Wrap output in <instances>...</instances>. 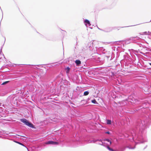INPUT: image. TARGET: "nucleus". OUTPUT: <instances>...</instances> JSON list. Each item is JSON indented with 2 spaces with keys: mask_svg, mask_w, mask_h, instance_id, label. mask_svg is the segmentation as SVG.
<instances>
[{
  "mask_svg": "<svg viewBox=\"0 0 151 151\" xmlns=\"http://www.w3.org/2000/svg\"><path fill=\"white\" fill-rule=\"evenodd\" d=\"M75 62L77 66H79L81 63V61L79 60H76Z\"/></svg>",
  "mask_w": 151,
  "mask_h": 151,
  "instance_id": "f03ea898",
  "label": "nucleus"
},
{
  "mask_svg": "<svg viewBox=\"0 0 151 151\" xmlns=\"http://www.w3.org/2000/svg\"><path fill=\"white\" fill-rule=\"evenodd\" d=\"M106 123L108 124H111V121L110 120H107L106 121Z\"/></svg>",
  "mask_w": 151,
  "mask_h": 151,
  "instance_id": "39448f33",
  "label": "nucleus"
},
{
  "mask_svg": "<svg viewBox=\"0 0 151 151\" xmlns=\"http://www.w3.org/2000/svg\"><path fill=\"white\" fill-rule=\"evenodd\" d=\"M9 82V81H5L4 82H3L2 84V85H4L6 83H7Z\"/></svg>",
  "mask_w": 151,
  "mask_h": 151,
  "instance_id": "f8f14e48",
  "label": "nucleus"
},
{
  "mask_svg": "<svg viewBox=\"0 0 151 151\" xmlns=\"http://www.w3.org/2000/svg\"><path fill=\"white\" fill-rule=\"evenodd\" d=\"M89 94V92L88 91H86L84 92V96H87Z\"/></svg>",
  "mask_w": 151,
  "mask_h": 151,
  "instance_id": "0eeeda50",
  "label": "nucleus"
},
{
  "mask_svg": "<svg viewBox=\"0 0 151 151\" xmlns=\"http://www.w3.org/2000/svg\"><path fill=\"white\" fill-rule=\"evenodd\" d=\"M106 133L108 134H110V132H106Z\"/></svg>",
  "mask_w": 151,
  "mask_h": 151,
  "instance_id": "2eb2a0df",
  "label": "nucleus"
},
{
  "mask_svg": "<svg viewBox=\"0 0 151 151\" xmlns=\"http://www.w3.org/2000/svg\"><path fill=\"white\" fill-rule=\"evenodd\" d=\"M54 143V142L53 141H49L46 143H45V144H52L53 145Z\"/></svg>",
  "mask_w": 151,
  "mask_h": 151,
  "instance_id": "7ed1b4c3",
  "label": "nucleus"
},
{
  "mask_svg": "<svg viewBox=\"0 0 151 151\" xmlns=\"http://www.w3.org/2000/svg\"><path fill=\"white\" fill-rule=\"evenodd\" d=\"M100 141H101V140H99Z\"/></svg>",
  "mask_w": 151,
  "mask_h": 151,
  "instance_id": "6ab92c4d",
  "label": "nucleus"
},
{
  "mask_svg": "<svg viewBox=\"0 0 151 151\" xmlns=\"http://www.w3.org/2000/svg\"><path fill=\"white\" fill-rule=\"evenodd\" d=\"M66 72L67 73H68L69 72V70H70V68L69 67H68L66 69Z\"/></svg>",
  "mask_w": 151,
  "mask_h": 151,
  "instance_id": "423d86ee",
  "label": "nucleus"
},
{
  "mask_svg": "<svg viewBox=\"0 0 151 151\" xmlns=\"http://www.w3.org/2000/svg\"><path fill=\"white\" fill-rule=\"evenodd\" d=\"M107 148H108V149L110 151H115L113 149H112L110 148L109 146H107Z\"/></svg>",
  "mask_w": 151,
  "mask_h": 151,
  "instance_id": "6e6552de",
  "label": "nucleus"
},
{
  "mask_svg": "<svg viewBox=\"0 0 151 151\" xmlns=\"http://www.w3.org/2000/svg\"><path fill=\"white\" fill-rule=\"evenodd\" d=\"M149 64L151 65V63H150Z\"/></svg>",
  "mask_w": 151,
  "mask_h": 151,
  "instance_id": "a211bd4d",
  "label": "nucleus"
},
{
  "mask_svg": "<svg viewBox=\"0 0 151 151\" xmlns=\"http://www.w3.org/2000/svg\"><path fill=\"white\" fill-rule=\"evenodd\" d=\"M84 22L88 24L89 26L91 25V24L90 23L89 21L87 19L85 20L84 21Z\"/></svg>",
  "mask_w": 151,
  "mask_h": 151,
  "instance_id": "20e7f679",
  "label": "nucleus"
},
{
  "mask_svg": "<svg viewBox=\"0 0 151 151\" xmlns=\"http://www.w3.org/2000/svg\"><path fill=\"white\" fill-rule=\"evenodd\" d=\"M99 145H103V142H102L101 144H100Z\"/></svg>",
  "mask_w": 151,
  "mask_h": 151,
  "instance_id": "dca6fc26",
  "label": "nucleus"
},
{
  "mask_svg": "<svg viewBox=\"0 0 151 151\" xmlns=\"http://www.w3.org/2000/svg\"><path fill=\"white\" fill-rule=\"evenodd\" d=\"M91 102L93 103H94V104H96L97 102H96V100L95 99H93V100H92L91 101Z\"/></svg>",
  "mask_w": 151,
  "mask_h": 151,
  "instance_id": "1a4fd4ad",
  "label": "nucleus"
},
{
  "mask_svg": "<svg viewBox=\"0 0 151 151\" xmlns=\"http://www.w3.org/2000/svg\"><path fill=\"white\" fill-rule=\"evenodd\" d=\"M58 142H54L53 145H58Z\"/></svg>",
  "mask_w": 151,
  "mask_h": 151,
  "instance_id": "ddd939ff",
  "label": "nucleus"
},
{
  "mask_svg": "<svg viewBox=\"0 0 151 151\" xmlns=\"http://www.w3.org/2000/svg\"><path fill=\"white\" fill-rule=\"evenodd\" d=\"M109 142H110V144H111V142L110 141Z\"/></svg>",
  "mask_w": 151,
  "mask_h": 151,
  "instance_id": "f3484780",
  "label": "nucleus"
},
{
  "mask_svg": "<svg viewBox=\"0 0 151 151\" xmlns=\"http://www.w3.org/2000/svg\"><path fill=\"white\" fill-rule=\"evenodd\" d=\"M20 121L28 127L32 128H34L33 125L32 123L29 122L27 120L25 119H21Z\"/></svg>",
  "mask_w": 151,
  "mask_h": 151,
  "instance_id": "f257e3e1",
  "label": "nucleus"
},
{
  "mask_svg": "<svg viewBox=\"0 0 151 151\" xmlns=\"http://www.w3.org/2000/svg\"><path fill=\"white\" fill-rule=\"evenodd\" d=\"M14 142H15L17 143H18V144H20V145H22L24 146V145L23 144H22V143H21L20 142H17V141H14Z\"/></svg>",
  "mask_w": 151,
  "mask_h": 151,
  "instance_id": "9d476101",
  "label": "nucleus"
},
{
  "mask_svg": "<svg viewBox=\"0 0 151 151\" xmlns=\"http://www.w3.org/2000/svg\"><path fill=\"white\" fill-rule=\"evenodd\" d=\"M123 27H119L115 28V29L116 30H119L120 29V28H123Z\"/></svg>",
  "mask_w": 151,
  "mask_h": 151,
  "instance_id": "9b49d317",
  "label": "nucleus"
},
{
  "mask_svg": "<svg viewBox=\"0 0 151 151\" xmlns=\"http://www.w3.org/2000/svg\"><path fill=\"white\" fill-rule=\"evenodd\" d=\"M105 140H106V141H107V142H109L110 141V140L109 139H105Z\"/></svg>",
  "mask_w": 151,
  "mask_h": 151,
  "instance_id": "4468645a",
  "label": "nucleus"
}]
</instances>
